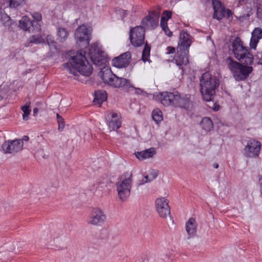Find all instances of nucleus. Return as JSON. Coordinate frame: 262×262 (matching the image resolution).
<instances>
[{
    "instance_id": "9",
    "label": "nucleus",
    "mask_w": 262,
    "mask_h": 262,
    "mask_svg": "<svg viewBox=\"0 0 262 262\" xmlns=\"http://www.w3.org/2000/svg\"><path fill=\"white\" fill-rule=\"evenodd\" d=\"M260 142L255 139H251L248 141L247 145L244 148V156L249 158H256L260 154Z\"/></svg>"
},
{
    "instance_id": "6",
    "label": "nucleus",
    "mask_w": 262,
    "mask_h": 262,
    "mask_svg": "<svg viewBox=\"0 0 262 262\" xmlns=\"http://www.w3.org/2000/svg\"><path fill=\"white\" fill-rule=\"evenodd\" d=\"M179 98V93H176L170 92H162L155 93L153 94V99L158 102H160L164 106H174L176 100Z\"/></svg>"
},
{
    "instance_id": "49",
    "label": "nucleus",
    "mask_w": 262,
    "mask_h": 262,
    "mask_svg": "<svg viewBox=\"0 0 262 262\" xmlns=\"http://www.w3.org/2000/svg\"><path fill=\"white\" fill-rule=\"evenodd\" d=\"M135 262H148V259L145 257H140L138 259L135 260Z\"/></svg>"
},
{
    "instance_id": "43",
    "label": "nucleus",
    "mask_w": 262,
    "mask_h": 262,
    "mask_svg": "<svg viewBox=\"0 0 262 262\" xmlns=\"http://www.w3.org/2000/svg\"><path fill=\"white\" fill-rule=\"evenodd\" d=\"M208 106L214 112L218 111L220 108V105L217 101L213 102L212 106L209 105H208Z\"/></svg>"
},
{
    "instance_id": "2",
    "label": "nucleus",
    "mask_w": 262,
    "mask_h": 262,
    "mask_svg": "<svg viewBox=\"0 0 262 262\" xmlns=\"http://www.w3.org/2000/svg\"><path fill=\"white\" fill-rule=\"evenodd\" d=\"M253 61L254 57H252L246 58L241 62L235 61L230 56L226 59L228 68L236 81H245L248 78L253 71V68L251 66Z\"/></svg>"
},
{
    "instance_id": "11",
    "label": "nucleus",
    "mask_w": 262,
    "mask_h": 262,
    "mask_svg": "<svg viewBox=\"0 0 262 262\" xmlns=\"http://www.w3.org/2000/svg\"><path fill=\"white\" fill-rule=\"evenodd\" d=\"M169 201L165 197L157 198L155 201L156 211L160 217L166 219L170 215V208L168 205Z\"/></svg>"
},
{
    "instance_id": "58",
    "label": "nucleus",
    "mask_w": 262,
    "mask_h": 262,
    "mask_svg": "<svg viewBox=\"0 0 262 262\" xmlns=\"http://www.w3.org/2000/svg\"><path fill=\"white\" fill-rule=\"evenodd\" d=\"M237 18H238V19L240 20V21H243L244 20H245L246 19H244L245 18V17H236Z\"/></svg>"
},
{
    "instance_id": "23",
    "label": "nucleus",
    "mask_w": 262,
    "mask_h": 262,
    "mask_svg": "<svg viewBox=\"0 0 262 262\" xmlns=\"http://www.w3.org/2000/svg\"><path fill=\"white\" fill-rule=\"evenodd\" d=\"M186 230L189 235H194L196 232V221L191 217L186 223Z\"/></svg>"
},
{
    "instance_id": "21",
    "label": "nucleus",
    "mask_w": 262,
    "mask_h": 262,
    "mask_svg": "<svg viewBox=\"0 0 262 262\" xmlns=\"http://www.w3.org/2000/svg\"><path fill=\"white\" fill-rule=\"evenodd\" d=\"M111 118V120L108 123L109 128L113 130H117L121 126V121L118 118L116 113L112 114Z\"/></svg>"
},
{
    "instance_id": "44",
    "label": "nucleus",
    "mask_w": 262,
    "mask_h": 262,
    "mask_svg": "<svg viewBox=\"0 0 262 262\" xmlns=\"http://www.w3.org/2000/svg\"><path fill=\"white\" fill-rule=\"evenodd\" d=\"M256 59L258 61L257 64L262 65V51L257 52V54L255 56Z\"/></svg>"
},
{
    "instance_id": "40",
    "label": "nucleus",
    "mask_w": 262,
    "mask_h": 262,
    "mask_svg": "<svg viewBox=\"0 0 262 262\" xmlns=\"http://www.w3.org/2000/svg\"><path fill=\"white\" fill-rule=\"evenodd\" d=\"M159 174V170L157 169H151L149 172V177L151 180L152 181L155 180Z\"/></svg>"
},
{
    "instance_id": "41",
    "label": "nucleus",
    "mask_w": 262,
    "mask_h": 262,
    "mask_svg": "<svg viewBox=\"0 0 262 262\" xmlns=\"http://www.w3.org/2000/svg\"><path fill=\"white\" fill-rule=\"evenodd\" d=\"M133 88L135 89V90H136L135 93L137 95H142L144 96H146L147 97L148 95V94L146 92L141 89L140 88H136L134 86H133Z\"/></svg>"
},
{
    "instance_id": "31",
    "label": "nucleus",
    "mask_w": 262,
    "mask_h": 262,
    "mask_svg": "<svg viewBox=\"0 0 262 262\" xmlns=\"http://www.w3.org/2000/svg\"><path fill=\"white\" fill-rule=\"evenodd\" d=\"M31 104L30 102H29V103H27L21 106V110L23 112L24 114L23 115V118L24 120H28L29 116L30 114L31 110L30 107V105Z\"/></svg>"
},
{
    "instance_id": "33",
    "label": "nucleus",
    "mask_w": 262,
    "mask_h": 262,
    "mask_svg": "<svg viewBox=\"0 0 262 262\" xmlns=\"http://www.w3.org/2000/svg\"><path fill=\"white\" fill-rule=\"evenodd\" d=\"M56 119L58 124V130L59 132H62L63 130L65 125L64 120L62 117L58 113L56 114Z\"/></svg>"
},
{
    "instance_id": "8",
    "label": "nucleus",
    "mask_w": 262,
    "mask_h": 262,
    "mask_svg": "<svg viewBox=\"0 0 262 262\" xmlns=\"http://www.w3.org/2000/svg\"><path fill=\"white\" fill-rule=\"evenodd\" d=\"M106 219L104 211L99 207L93 208L89 216L88 224L96 226H102Z\"/></svg>"
},
{
    "instance_id": "46",
    "label": "nucleus",
    "mask_w": 262,
    "mask_h": 262,
    "mask_svg": "<svg viewBox=\"0 0 262 262\" xmlns=\"http://www.w3.org/2000/svg\"><path fill=\"white\" fill-rule=\"evenodd\" d=\"M165 34L168 37H171L172 36V32H171L168 27L166 28L163 30Z\"/></svg>"
},
{
    "instance_id": "19",
    "label": "nucleus",
    "mask_w": 262,
    "mask_h": 262,
    "mask_svg": "<svg viewBox=\"0 0 262 262\" xmlns=\"http://www.w3.org/2000/svg\"><path fill=\"white\" fill-rule=\"evenodd\" d=\"M107 98L106 92L103 90H98L95 91L93 102L94 104H99V106L106 101Z\"/></svg>"
},
{
    "instance_id": "28",
    "label": "nucleus",
    "mask_w": 262,
    "mask_h": 262,
    "mask_svg": "<svg viewBox=\"0 0 262 262\" xmlns=\"http://www.w3.org/2000/svg\"><path fill=\"white\" fill-rule=\"evenodd\" d=\"M34 20H29V25L30 27H32L33 30L37 32H39L41 30L40 22L42 19V17H32Z\"/></svg>"
},
{
    "instance_id": "53",
    "label": "nucleus",
    "mask_w": 262,
    "mask_h": 262,
    "mask_svg": "<svg viewBox=\"0 0 262 262\" xmlns=\"http://www.w3.org/2000/svg\"><path fill=\"white\" fill-rule=\"evenodd\" d=\"M21 140L23 142L24 141H28L29 140V137L28 136H24Z\"/></svg>"
},
{
    "instance_id": "22",
    "label": "nucleus",
    "mask_w": 262,
    "mask_h": 262,
    "mask_svg": "<svg viewBox=\"0 0 262 262\" xmlns=\"http://www.w3.org/2000/svg\"><path fill=\"white\" fill-rule=\"evenodd\" d=\"M47 44L49 46V50L52 54H57L59 52L57 48V43L55 41L54 37L51 35H48L46 38Z\"/></svg>"
},
{
    "instance_id": "50",
    "label": "nucleus",
    "mask_w": 262,
    "mask_h": 262,
    "mask_svg": "<svg viewBox=\"0 0 262 262\" xmlns=\"http://www.w3.org/2000/svg\"><path fill=\"white\" fill-rule=\"evenodd\" d=\"M118 11L119 12V14L120 15H122L123 16L128 15V13H127V11L121 10L120 9H119V10H118Z\"/></svg>"
},
{
    "instance_id": "48",
    "label": "nucleus",
    "mask_w": 262,
    "mask_h": 262,
    "mask_svg": "<svg viewBox=\"0 0 262 262\" xmlns=\"http://www.w3.org/2000/svg\"><path fill=\"white\" fill-rule=\"evenodd\" d=\"M172 15V12L170 11L165 10L163 13V16H171Z\"/></svg>"
},
{
    "instance_id": "59",
    "label": "nucleus",
    "mask_w": 262,
    "mask_h": 262,
    "mask_svg": "<svg viewBox=\"0 0 262 262\" xmlns=\"http://www.w3.org/2000/svg\"><path fill=\"white\" fill-rule=\"evenodd\" d=\"M259 191L260 192V196L262 198V187L259 188Z\"/></svg>"
},
{
    "instance_id": "34",
    "label": "nucleus",
    "mask_w": 262,
    "mask_h": 262,
    "mask_svg": "<svg viewBox=\"0 0 262 262\" xmlns=\"http://www.w3.org/2000/svg\"><path fill=\"white\" fill-rule=\"evenodd\" d=\"M259 39L262 38V29L259 27L255 28L252 32V36Z\"/></svg>"
},
{
    "instance_id": "52",
    "label": "nucleus",
    "mask_w": 262,
    "mask_h": 262,
    "mask_svg": "<svg viewBox=\"0 0 262 262\" xmlns=\"http://www.w3.org/2000/svg\"><path fill=\"white\" fill-rule=\"evenodd\" d=\"M144 179H145V181L144 182L145 183L151 182L152 181L151 180L149 176H148V175H146V176H144Z\"/></svg>"
},
{
    "instance_id": "61",
    "label": "nucleus",
    "mask_w": 262,
    "mask_h": 262,
    "mask_svg": "<svg viewBox=\"0 0 262 262\" xmlns=\"http://www.w3.org/2000/svg\"><path fill=\"white\" fill-rule=\"evenodd\" d=\"M0 262H1V261H0Z\"/></svg>"
},
{
    "instance_id": "26",
    "label": "nucleus",
    "mask_w": 262,
    "mask_h": 262,
    "mask_svg": "<svg viewBox=\"0 0 262 262\" xmlns=\"http://www.w3.org/2000/svg\"><path fill=\"white\" fill-rule=\"evenodd\" d=\"M112 74H114L111 71V69H106L104 71L102 69L99 72L98 75L101 77L103 82L108 85L109 83V79L112 77Z\"/></svg>"
},
{
    "instance_id": "16",
    "label": "nucleus",
    "mask_w": 262,
    "mask_h": 262,
    "mask_svg": "<svg viewBox=\"0 0 262 262\" xmlns=\"http://www.w3.org/2000/svg\"><path fill=\"white\" fill-rule=\"evenodd\" d=\"M212 5L214 11L213 16H231L233 14L232 11L229 9H226L219 0H212Z\"/></svg>"
},
{
    "instance_id": "3",
    "label": "nucleus",
    "mask_w": 262,
    "mask_h": 262,
    "mask_svg": "<svg viewBox=\"0 0 262 262\" xmlns=\"http://www.w3.org/2000/svg\"><path fill=\"white\" fill-rule=\"evenodd\" d=\"M145 30L142 25L132 28L129 31V38L130 43L134 47H141L144 44L142 53L141 59L144 62H151L149 59L151 50V45L146 41L145 42Z\"/></svg>"
},
{
    "instance_id": "32",
    "label": "nucleus",
    "mask_w": 262,
    "mask_h": 262,
    "mask_svg": "<svg viewBox=\"0 0 262 262\" xmlns=\"http://www.w3.org/2000/svg\"><path fill=\"white\" fill-rule=\"evenodd\" d=\"M29 42L30 43L40 44L43 42L45 43V40L41 36L32 35L29 38Z\"/></svg>"
},
{
    "instance_id": "39",
    "label": "nucleus",
    "mask_w": 262,
    "mask_h": 262,
    "mask_svg": "<svg viewBox=\"0 0 262 262\" xmlns=\"http://www.w3.org/2000/svg\"><path fill=\"white\" fill-rule=\"evenodd\" d=\"M160 26L162 30L168 27L167 21L171 17H161Z\"/></svg>"
},
{
    "instance_id": "17",
    "label": "nucleus",
    "mask_w": 262,
    "mask_h": 262,
    "mask_svg": "<svg viewBox=\"0 0 262 262\" xmlns=\"http://www.w3.org/2000/svg\"><path fill=\"white\" fill-rule=\"evenodd\" d=\"M174 106L190 111L193 106L192 102L190 100V95L187 94L184 97H181L179 94V98L176 100Z\"/></svg>"
},
{
    "instance_id": "42",
    "label": "nucleus",
    "mask_w": 262,
    "mask_h": 262,
    "mask_svg": "<svg viewBox=\"0 0 262 262\" xmlns=\"http://www.w3.org/2000/svg\"><path fill=\"white\" fill-rule=\"evenodd\" d=\"M160 9L158 8L157 10H151L149 11L148 16H160Z\"/></svg>"
},
{
    "instance_id": "1",
    "label": "nucleus",
    "mask_w": 262,
    "mask_h": 262,
    "mask_svg": "<svg viewBox=\"0 0 262 262\" xmlns=\"http://www.w3.org/2000/svg\"><path fill=\"white\" fill-rule=\"evenodd\" d=\"M76 46L79 48L75 56H72L69 61L64 64V67L74 76L80 74L90 76L93 73V67L85 56L86 51L84 50L90 44L91 34L83 25L79 26L75 32Z\"/></svg>"
},
{
    "instance_id": "54",
    "label": "nucleus",
    "mask_w": 262,
    "mask_h": 262,
    "mask_svg": "<svg viewBox=\"0 0 262 262\" xmlns=\"http://www.w3.org/2000/svg\"><path fill=\"white\" fill-rule=\"evenodd\" d=\"M4 15H5V16H9L7 14H5L4 11L2 8H0V16H4Z\"/></svg>"
},
{
    "instance_id": "35",
    "label": "nucleus",
    "mask_w": 262,
    "mask_h": 262,
    "mask_svg": "<svg viewBox=\"0 0 262 262\" xmlns=\"http://www.w3.org/2000/svg\"><path fill=\"white\" fill-rule=\"evenodd\" d=\"M29 20L30 19H29L28 21L19 20V27L20 28L24 31L29 30V28H30V26L29 25Z\"/></svg>"
},
{
    "instance_id": "57",
    "label": "nucleus",
    "mask_w": 262,
    "mask_h": 262,
    "mask_svg": "<svg viewBox=\"0 0 262 262\" xmlns=\"http://www.w3.org/2000/svg\"><path fill=\"white\" fill-rule=\"evenodd\" d=\"M213 167L215 168V169H217L219 168V164L217 163H214L213 164Z\"/></svg>"
},
{
    "instance_id": "51",
    "label": "nucleus",
    "mask_w": 262,
    "mask_h": 262,
    "mask_svg": "<svg viewBox=\"0 0 262 262\" xmlns=\"http://www.w3.org/2000/svg\"><path fill=\"white\" fill-rule=\"evenodd\" d=\"M257 12L258 16H262V6H260L257 8Z\"/></svg>"
},
{
    "instance_id": "5",
    "label": "nucleus",
    "mask_w": 262,
    "mask_h": 262,
    "mask_svg": "<svg viewBox=\"0 0 262 262\" xmlns=\"http://www.w3.org/2000/svg\"><path fill=\"white\" fill-rule=\"evenodd\" d=\"M234 57L240 62H243L246 58L254 57L249 48L244 46V42L240 37L237 36L232 41L231 48Z\"/></svg>"
},
{
    "instance_id": "18",
    "label": "nucleus",
    "mask_w": 262,
    "mask_h": 262,
    "mask_svg": "<svg viewBox=\"0 0 262 262\" xmlns=\"http://www.w3.org/2000/svg\"><path fill=\"white\" fill-rule=\"evenodd\" d=\"M159 17H143L141 25L147 29H155L159 25Z\"/></svg>"
},
{
    "instance_id": "25",
    "label": "nucleus",
    "mask_w": 262,
    "mask_h": 262,
    "mask_svg": "<svg viewBox=\"0 0 262 262\" xmlns=\"http://www.w3.org/2000/svg\"><path fill=\"white\" fill-rule=\"evenodd\" d=\"M0 21L4 26L10 32L13 31V26L16 27V21L11 19V17H0Z\"/></svg>"
},
{
    "instance_id": "47",
    "label": "nucleus",
    "mask_w": 262,
    "mask_h": 262,
    "mask_svg": "<svg viewBox=\"0 0 262 262\" xmlns=\"http://www.w3.org/2000/svg\"><path fill=\"white\" fill-rule=\"evenodd\" d=\"M214 19H216L219 21H222L223 19L226 18L228 20L229 22H231L232 20L233 17H213Z\"/></svg>"
},
{
    "instance_id": "12",
    "label": "nucleus",
    "mask_w": 262,
    "mask_h": 262,
    "mask_svg": "<svg viewBox=\"0 0 262 262\" xmlns=\"http://www.w3.org/2000/svg\"><path fill=\"white\" fill-rule=\"evenodd\" d=\"M194 38L190 35L187 30H183L181 31L177 48L189 51L190 47L193 41Z\"/></svg>"
},
{
    "instance_id": "45",
    "label": "nucleus",
    "mask_w": 262,
    "mask_h": 262,
    "mask_svg": "<svg viewBox=\"0 0 262 262\" xmlns=\"http://www.w3.org/2000/svg\"><path fill=\"white\" fill-rule=\"evenodd\" d=\"M166 54H171L176 52V49L174 47L172 46H168L166 48Z\"/></svg>"
},
{
    "instance_id": "4",
    "label": "nucleus",
    "mask_w": 262,
    "mask_h": 262,
    "mask_svg": "<svg viewBox=\"0 0 262 262\" xmlns=\"http://www.w3.org/2000/svg\"><path fill=\"white\" fill-rule=\"evenodd\" d=\"M200 92L203 99L207 102L213 101L215 90L220 85V80L209 72L203 73L200 78Z\"/></svg>"
},
{
    "instance_id": "30",
    "label": "nucleus",
    "mask_w": 262,
    "mask_h": 262,
    "mask_svg": "<svg viewBox=\"0 0 262 262\" xmlns=\"http://www.w3.org/2000/svg\"><path fill=\"white\" fill-rule=\"evenodd\" d=\"M68 32L64 28H59L57 31L58 39L60 42H63L67 38Z\"/></svg>"
},
{
    "instance_id": "37",
    "label": "nucleus",
    "mask_w": 262,
    "mask_h": 262,
    "mask_svg": "<svg viewBox=\"0 0 262 262\" xmlns=\"http://www.w3.org/2000/svg\"><path fill=\"white\" fill-rule=\"evenodd\" d=\"M259 40L260 39H259L258 38H254L253 37H251L250 41V50L251 49L256 50L257 45Z\"/></svg>"
},
{
    "instance_id": "15",
    "label": "nucleus",
    "mask_w": 262,
    "mask_h": 262,
    "mask_svg": "<svg viewBox=\"0 0 262 262\" xmlns=\"http://www.w3.org/2000/svg\"><path fill=\"white\" fill-rule=\"evenodd\" d=\"M108 81V85L114 88H133L129 79L118 77L115 74H112V77H110Z\"/></svg>"
},
{
    "instance_id": "24",
    "label": "nucleus",
    "mask_w": 262,
    "mask_h": 262,
    "mask_svg": "<svg viewBox=\"0 0 262 262\" xmlns=\"http://www.w3.org/2000/svg\"><path fill=\"white\" fill-rule=\"evenodd\" d=\"M200 125L202 129L206 132H210L213 128V123L209 117H205L202 119Z\"/></svg>"
},
{
    "instance_id": "56",
    "label": "nucleus",
    "mask_w": 262,
    "mask_h": 262,
    "mask_svg": "<svg viewBox=\"0 0 262 262\" xmlns=\"http://www.w3.org/2000/svg\"><path fill=\"white\" fill-rule=\"evenodd\" d=\"M259 183L260 187H262V176H260L259 178Z\"/></svg>"
},
{
    "instance_id": "13",
    "label": "nucleus",
    "mask_w": 262,
    "mask_h": 262,
    "mask_svg": "<svg viewBox=\"0 0 262 262\" xmlns=\"http://www.w3.org/2000/svg\"><path fill=\"white\" fill-rule=\"evenodd\" d=\"M131 60V53L129 51H127L115 57L112 60V66L119 69L127 68Z\"/></svg>"
},
{
    "instance_id": "29",
    "label": "nucleus",
    "mask_w": 262,
    "mask_h": 262,
    "mask_svg": "<svg viewBox=\"0 0 262 262\" xmlns=\"http://www.w3.org/2000/svg\"><path fill=\"white\" fill-rule=\"evenodd\" d=\"M152 118L154 121L158 123L163 119L162 112L159 108L154 110L152 112Z\"/></svg>"
},
{
    "instance_id": "60",
    "label": "nucleus",
    "mask_w": 262,
    "mask_h": 262,
    "mask_svg": "<svg viewBox=\"0 0 262 262\" xmlns=\"http://www.w3.org/2000/svg\"><path fill=\"white\" fill-rule=\"evenodd\" d=\"M3 99V97L0 95V101L2 100Z\"/></svg>"
},
{
    "instance_id": "20",
    "label": "nucleus",
    "mask_w": 262,
    "mask_h": 262,
    "mask_svg": "<svg viewBox=\"0 0 262 262\" xmlns=\"http://www.w3.org/2000/svg\"><path fill=\"white\" fill-rule=\"evenodd\" d=\"M156 154V151L155 148L150 147L149 149L141 151H138L135 153V155L137 158L139 160H143L152 157Z\"/></svg>"
},
{
    "instance_id": "27",
    "label": "nucleus",
    "mask_w": 262,
    "mask_h": 262,
    "mask_svg": "<svg viewBox=\"0 0 262 262\" xmlns=\"http://www.w3.org/2000/svg\"><path fill=\"white\" fill-rule=\"evenodd\" d=\"M12 154L16 153L23 148V144L21 140H14L10 142Z\"/></svg>"
},
{
    "instance_id": "38",
    "label": "nucleus",
    "mask_w": 262,
    "mask_h": 262,
    "mask_svg": "<svg viewBox=\"0 0 262 262\" xmlns=\"http://www.w3.org/2000/svg\"><path fill=\"white\" fill-rule=\"evenodd\" d=\"M25 2V0H10V6L16 8L20 6Z\"/></svg>"
},
{
    "instance_id": "55",
    "label": "nucleus",
    "mask_w": 262,
    "mask_h": 262,
    "mask_svg": "<svg viewBox=\"0 0 262 262\" xmlns=\"http://www.w3.org/2000/svg\"><path fill=\"white\" fill-rule=\"evenodd\" d=\"M38 112V108L37 107H35L33 108V115L34 116H36V115Z\"/></svg>"
},
{
    "instance_id": "10",
    "label": "nucleus",
    "mask_w": 262,
    "mask_h": 262,
    "mask_svg": "<svg viewBox=\"0 0 262 262\" xmlns=\"http://www.w3.org/2000/svg\"><path fill=\"white\" fill-rule=\"evenodd\" d=\"M132 178V174H131L129 177L126 178L121 183L117 184L119 198L122 202L126 201L130 194Z\"/></svg>"
},
{
    "instance_id": "14",
    "label": "nucleus",
    "mask_w": 262,
    "mask_h": 262,
    "mask_svg": "<svg viewBox=\"0 0 262 262\" xmlns=\"http://www.w3.org/2000/svg\"><path fill=\"white\" fill-rule=\"evenodd\" d=\"M189 51L177 48V58L175 59V63L179 67L180 70L183 72L184 69L183 65L187 66L189 63Z\"/></svg>"
},
{
    "instance_id": "7",
    "label": "nucleus",
    "mask_w": 262,
    "mask_h": 262,
    "mask_svg": "<svg viewBox=\"0 0 262 262\" xmlns=\"http://www.w3.org/2000/svg\"><path fill=\"white\" fill-rule=\"evenodd\" d=\"M88 54L91 61L95 66H103L106 62L105 53L99 49L97 42L94 43L89 48Z\"/></svg>"
},
{
    "instance_id": "36",
    "label": "nucleus",
    "mask_w": 262,
    "mask_h": 262,
    "mask_svg": "<svg viewBox=\"0 0 262 262\" xmlns=\"http://www.w3.org/2000/svg\"><path fill=\"white\" fill-rule=\"evenodd\" d=\"M2 149L5 154H12L10 142H5L2 145Z\"/></svg>"
}]
</instances>
